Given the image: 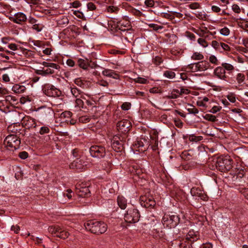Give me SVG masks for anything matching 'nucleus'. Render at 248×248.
Returning a JSON list of instances; mask_svg holds the SVG:
<instances>
[{"label": "nucleus", "instance_id": "obj_44", "mask_svg": "<svg viewBox=\"0 0 248 248\" xmlns=\"http://www.w3.org/2000/svg\"><path fill=\"white\" fill-rule=\"evenodd\" d=\"M149 27L153 29L154 30L156 31L158 30L162 29L163 27L160 25H158L156 24L155 23H151L148 25Z\"/></svg>", "mask_w": 248, "mask_h": 248}, {"label": "nucleus", "instance_id": "obj_45", "mask_svg": "<svg viewBox=\"0 0 248 248\" xmlns=\"http://www.w3.org/2000/svg\"><path fill=\"white\" fill-rule=\"evenodd\" d=\"M136 170H137V171H136V172L135 173V174H134V175L135 176V177H138L139 178H143V176H141V175L142 174V170L141 168H140V167L139 166L138 169H136ZM136 180H137L136 178H134Z\"/></svg>", "mask_w": 248, "mask_h": 248}, {"label": "nucleus", "instance_id": "obj_30", "mask_svg": "<svg viewBox=\"0 0 248 248\" xmlns=\"http://www.w3.org/2000/svg\"><path fill=\"white\" fill-rule=\"evenodd\" d=\"M163 76L168 78L172 79L175 78V73L172 71L167 70L164 72Z\"/></svg>", "mask_w": 248, "mask_h": 248}, {"label": "nucleus", "instance_id": "obj_42", "mask_svg": "<svg viewBox=\"0 0 248 248\" xmlns=\"http://www.w3.org/2000/svg\"><path fill=\"white\" fill-rule=\"evenodd\" d=\"M236 80L237 82L240 84L245 80V76L242 73H238L237 75Z\"/></svg>", "mask_w": 248, "mask_h": 248}, {"label": "nucleus", "instance_id": "obj_57", "mask_svg": "<svg viewBox=\"0 0 248 248\" xmlns=\"http://www.w3.org/2000/svg\"><path fill=\"white\" fill-rule=\"evenodd\" d=\"M209 61L212 63L217 64V59L214 55H211L209 57Z\"/></svg>", "mask_w": 248, "mask_h": 248}, {"label": "nucleus", "instance_id": "obj_19", "mask_svg": "<svg viewBox=\"0 0 248 248\" xmlns=\"http://www.w3.org/2000/svg\"><path fill=\"white\" fill-rule=\"evenodd\" d=\"M71 169L81 170L82 169V161L78 158H76L69 165Z\"/></svg>", "mask_w": 248, "mask_h": 248}, {"label": "nucleus", "instance_id": "obj_33", "mask_svg": "<svg viewBox=\"0 0 248 248\" xmlns=\"http://www.w3.org/2000/svg\"><path fill=\"white\" fill-rule=\"evenodd\" d=\"M5 101L6 102H8L11 104H15L17 101V99L15 96L12 95H7L5 97Z\"/></svg>", "mask_w": 248, "mask_h": 248}, {"label": "nucleus", "instance_id": "obj_4", "mask_svg": "<svg viewBox=\"0 0 248 248\" xmlns=\"http://www.w3.org/2000/svg\"><path fill=\"white\" fill-rule=\"evenodd\" d=\"M180 218L177 215L165 214L162 217V222L164 227L175 228L179 223Z\"/></svg>", "mask_w": 248, "mask_h": 248}, {"label": "nucleus", "instance_id": "obj_29", "mask_svg": "<svg viewBox=\"0 0 248 248\" xmlns=\"http://www.w3.org/2000/svg\"><path fill=\"white\" fill-rule=\"evenodd\" d=\"M173 92H176V93L179 94L180 95L183 94H188L190 92V91L187 89L184 88H182L180 91L178 89H173Z\"/></svg>", "mask_w": 248, "mask_h": 248}, {"label": "nucleus", "instance_id": "obj_55", "mask_svg": "<svg viewBox=\"0 0 248 248\" xmlns=\"http://www.w3.org/2000/svg\"><path fill=\"white\" fill-rule=\"evenodd\" d=\"M232 10L237 14H239L241 12L239 6L236 4H234L232 5Z\"/></svg>", "mask_w": 248, "mask_h": 248}, {"label": "nucleus", "instance_id": "obj_56", "mask_svg": "<svg viewBox=\"0 0 248 248\" xmlns=\"http://www.w3.org/2000/svg\"><path fill=\"white\" fill-rule=\"evenodd\" d=\"M144 3L146 6L148 7H152L154 6L155 2L153 0H146Z\"/></svg>", "mask_w": 248, "mask_h": 248}, {"label": "nucleus", "instance_id": "obj_13", "mask_svg": "<svg viewBox=\"0 0 248 248\" xmlns=\"http://www.w3.org/2000/svg\"><path fill=\"white\" fill-rule=\"evenodd\" d=\"M42 64L47 67L45 70V75L46 76L49 74H52L55 73V70L59 69L60 67L58 64L54 63H49L46 62H43Z\"/></svg>", "mask_w": 248, "mask_h": 248}, {"label": "nucleus", "instance_id": "obj_17", "mask_svg": "<svg viewBox=\"0 0 248 248\" xmlns=\"http://www.w3.org/2000/svg\"><path fill=\"white\" fill-rule=\"evenodd\" d=\"M226 72L222 66H218L216 68L214 71V75L218 78L225 80L227 78Z\"/></svg>", "mask_w": 248, "mask_h": 248}, {"label": "nucleus", "instance_id": "obj_24", "mask_svg": "<svg viewBox=\"0 0 248 248\" xmlns=\"http://www.w3.org/2000/svg\"><path fill=\"white\" fill-rule=\"evenodd\" d=\"M117 202L119 207L122 209H124L126 207L127 201L123 196H118L117 198Z\"/></svg>", "mask_w": 248, "mask_h": 248}, {"label": "nucleus", "instance_id": "obj_39", "mask_svg": "<svg viewBox=\"0 0 248 248\" xmlns=\"http://www.w3.org/2000/svg\"><path fill=\"white\" fill-rule=\"evenodd\" d=\"M44 26H43V24L37 23L36 24H34V25L32 26V29L35 31H36L37 32H39L41 31L43 28Z\"/></svg>", "mask_w": 248, "mask_h": 248}, {"label": "nucleus", "instance_id": "obj_61", "mask_svg": "<svg viewBox=\"0 0 248 248\" xmlns=\"http://www.w3.org/2000/svg\"><path fill=\"white\" fill-rule=\"evenodd\" d=\"M227 98L232 103H234L236 101L235 97L233 94L228 95Z\"/></svg>", "mask_w": 248, "mask_h": 248}, {"label": "nucleus", "instance_id": "obj_23", "mask_svg": "<svg viewBox=\"0 0 248 248\" xmlns=\"http://www.w3.org/2000/svg\"><path fill=\"white\" fill-rule=\"evenodd\" d=\"M12 90L16 93H21L25 91L26 87L23 85L15 84L13 86Z\"/></svg>", "mask_w": 248, "mask_h": 248}, {"label": "nucleus", "instance_id": "obj_25", "mask_svg": "<svg viewBox=\"0 0 248 248\" xmlns=\"http://www.w3.org/2000/svg\"><path fill=\"white\" fill-rule=\"evenodd\" d=\"M78 64L79 67L84 70L87 69L88 67L90 66L87 61H86L82 59H79L78 60Z\"/></svg>", "mask_w": 248, "mask_h": 248}, {"label": "nucleus", "instance_id": "obj_53", "mask_svg": "<svg viewBox=\"0 0 248 248\" xmlns=\"http://www.w3.org/2000/svg\"><path fill=\"white\" fill-rule=\"evenodd\" d=\"M198 43L203 47H206L208 46L207 42L202 38H199L198 39Z\"/></svg>", "mask_w": 248, "mask_h": 248}, {"label": "nucleus", "instance_id": "obj_27", "mask_svg": "<svg viewBox=\"0 0 248 248\" xmlns=\"http://www.w3.org/2000/svg\"><path fill=\"white\" fill-rule=\"evenodd\" d=\"M27 119L26 125H28L29 127L35 128L36 126L35 119L31 117L27 118Z\"/></svg>", "mask_w": 248, "mask_h": 248}, {"label": "nucleus", "instance_id": "obj_21", "mask_svg": "<svg viewBox=\"0 0 248 248\" xmlns=\"http://www.w3.org/2000/svg\"><path fill=\"white\" fill-rule=\"evenodd\" d=\"M198 239L199 237L196 234L195 232H194L193 230H191L189 231L188 233L186 234L185 239L192 243L196 241Z\"/></svg>", "mask_w": 248, "mask_h": 248}, {"label": "nucleus", "instance_id": "obj_41", "mask_svg": "<svg viewBox=\"0 0 248 248\" xmlns=\"http://www.w3.org/2000/svg\"><path fill=\"white\" fill-rule=\"evenodd\" d=\"M221 34L224 36H228L230 34V30L227 27H224L220 30Z\"/></svg>", "mask_w": 248, "mask_h": 248}, {"label": "nucleus", "instance_id": "obj_60", "mask_svg": "<svg viewBox=\"0 0 248 248\" xmlns=\"http://www.w3.org/2000/svg\"><path fill=\"white\" fill-rule=\"evenodd\" d=\"M174 124H175V125L176 126H177L178 127H182L183 125V123H182V122L179 120V119H175L174 121Z\"/></svg>", "mask_w": 248, "mask_h": 248}, {"label": "nucleus", "instance_id": "obj_26", "mask_svg": "<svg viewBox=\"0 0 248 248\" xmlns=\"http://www.w3.org/2000/svg\"><path fill=\"white\" fill-rule=\"evenodd\" d=\"M179 247L180 248H192V243L186 239H184L180 243Z\"/></svg>", "mask_w": 248, "mask_h": 248}, {"label": "nucleus", "instance_id": "obj_35", "mask_svg": "<svg viewBox=\"0 0 248 248\" xmlns=\"http://www.w3.org/2000/svg\"><path fill=\"white\" fill-rule=\"evenodd\" d=\"M181 157L183 159L185 160H189L192 158V156L186 151L183 152Z\"/></svg>", "mask_w": 248, "mask_h": 248}, {"label": "nucleus", "instance_id": "obj_43", "mask_svg": "<svg viewBox=\"0 0 248 248\" xmlns=\"http://www.w3.org/2000/svg\"><path fill=\"white\" fill-rule=\"evenodd\" d=\"M188 7L191 9H197L201 8L200 4L198 2H193L188 5Z\"/></svg>", "mask_w": 248, "mask_h": 248}, {"label": "nucleus", "instance_id": "obj_14", "mask_svg": "<svg viewBox=\"0 0 248 248\" xmlns=\"http://www.w3.org/2000/svg\"><path fill=\"white\" fill-rule=\"evenodd\" d=\"M190 193L193 196L198 198L204 201L208 200V197L204 191L198 187H193L191 189Z\"/></svg>", "mask_w": 248, "mask_h": 248}, {"label": "nucleus", "instance_id": "obj_54", "mask_svg": "<svg viewBox=\"0 0 248 248\" xmlns=\"http://www.w3.org/2000/svg\"><path fill=\"white\" fill-rule=\"evenodd\" d=\"M28 155V153L26 151L20 152L18 155V156L22 159H25L27 158Z\"/></svg>", "mask_w": 248, "mask_h": 248}, {"label": "nucleus", "instance_id": "obj_3", "mask_svg": "<svg viewBox=\"0 0 248 248\" xmlns=\"http://www.w3.org/2000/svg\"><path fill=\"white\" fill-rule=\"evenodd\" d=\"M4 143L9 150L14 151L19 148L21 141L20 138L16 135L10 134L6 137Z\"/></svg>", "mask_w": 248, "mask_h": 248}, {"label": "nucleus", "instance_id": "obj_58", "mask_svg": "<svg viewBox=\"0 0 248 248\" xmlns=\"http://www.w3.org/2000/svg\"><path fill=\"white\" fill-rule=\"evenodd\" d=\"M221 109V107L214 106L212 109L210 110V112L213 113H216L218 111H219Z\"/></svg>", "mask_w": 248, "mask_h": 248}, {"label": "nucleus", "instance_id": "obj_36", "mask_svg": "<svg viewBox=\"0 0 248 248\" xmlns=\"http://www.w3.org/2000/svg\"><path fill=\"white\" fill-rule=\"evenodd\" d=\"M134 80L135 82L140 84H146L148 82L147 79L141 77H138Z\"/></svg>", "mask_w": 248, "mask_h": 248}, {"label": "nucleus", "instance_id": "obj_37", "mask_svg": "<svg viewBox=\"0 0 248 248\" xmlns=\"http://www.w3.org/2000/svg\"><path fill=\"white\" fill-rule=\"evenodd\" d=\"M107 10L108 12L109 13H117V12L119 10V8L116 6H109L108 7Z\"/></svg>", "mask_w": 248, "mask_h": 248}, {"label": "nucleus", "instance_id": "obj_47", "mask_svg": "<svg viewBox=\"0 0 248 248\" xmlns=\"http://www.w3.org/2000/svg\"><path fill=\"white\" fill-rule=\"evenodd\" d=\"M153 62L155 64H156L157 65H158L161 63L162 62L163 60H162V59L160 57H159V56H156V57H155V58L153 59Z\"/></svg>", "mask_w": 248, "mask_h": 248}, {"label": "nucleus", "instance_id": "obj_12", "mask_svg": "<svg viewBox=\"0 0 248 248\" xmlns=\"http://www.w3.org/2000/svg\"><path fill=\"white\" fill-rule=\"evenodd\" d=\"M76 193L80 197H88L90 196V191L88 186H84L80 184L76 186Z\"/></svg>", "mask_w": 248, "mask_h": 248}, {"label": "nucleus", "instance_id": "obj_52", "mask_svg": "<svg viewBox=\"0 0 248 248\" xmlns=\"http://www.w3.org/2000/svg\"><path fill=\"white\" fill-rule=\"evenodd\" d=\"M113 70L108 69H105L102 71V74L104 76L110 77L111 73H112Z\"/></svg>", "mask_w": 248, "mask_h": 248}, {"label": "nucleus", "instance_id": "obj_1", "mask_svg": "<svg viewBox=\"0 0 248 248\" xmlns=\"http://www.w3.org/2000/svg\"><path fill=\"white\" fill-rule=\"evenodd\" d=\"M84 226L87 231L97 235L105 233L108 229L105 223L95 220L87 221L84 223Z\"/></svg>", "mask_w": 248, "mask_h": 248}, {"label": "nucleus", "instance_id": "obj_46", "mask_svg": "<svg viewBox=\"0 0 248 248\" xmlns=\"http://www.w3.org/2000/svg\"><path fill=\"white\" fill-rule=\"evenodd\" d=\"M75 83L80 87H83L84 85V81L80 78H78L75 79Z\"/></svg>", "mask_w": 248, "mask_h": 248}, {"label": "nucleus", "instance_id": "obj_15", "mask_svg": "<svg viewBox=\"0 0 248 248\" xmlns=\"http://www.w3.org/2000/svg\"><path fill=\"white\" fill-rule=\"evenodd\" d=\"M124 141L123 140H121L120 137L116 136L113 139L112 147L116 151L120 152L124 148Z\"/></svg>", "mask_w": 248, "mask_h": 248}, {"label": "nucleus", "instance_id": "obj_62", "mask_svg": "<svg viewBox=\"0 0 248 248\" xmlns=\"http://www.w3.org/2000/svg\"><path fill=\"white\" fill-rule=\"evenodd\" d=\"M76 105L79 107L83 108L84 102L82 99L80 98H77L76 100Z\"/></svg>", "mask_w": 248, "mask_h": 248}, {"label": "nucleus", "instance_id": "obj_5", "mask_svg": "<svg viewBox=\"0 0 248 248\" xmlns=\"http://www.w3.org/2000/svg\"><path fill=\"white\" fill-rule=\"evenodd\" d=\"M140 217V215L138 210L131 208L128 209L124 214V219L127 223H135L139 220Z\"/></svg>", "mask_w": 248, "mask_h": 248}, {"label": "nucleus", "instance_id": "obj_8", "mask_svg": "<svg viewBox=\"0 0 248 248\" xmlns=\"http://www.w3.org/2000/svg\"><path fill=\"white\" fill-rule=\"evenodd\" d=\"M90 153L93 157L100 158L105 156L106 150L101 145H93L90 148Z\"/></svg>", "mask_w": 248, "mask_h": 248}, {"label": "nucleus", "instance_id": "obj_40", "mask_svg": "<svg viewBox=\"0 0 248 248\" xmlns=\"http://www.w3.org/2000/svg\"><path fill=\"white\" fill-rule=\"evenodd\" d=\"M138 167H139V166L137 164H134V165H131L129 167V172L131 174L134 175L137 171V170H136V169H138Z\"/></svg>", "mask_w": 248, "mask_h": 248}, {"label": "nucleus", "instance_id": "obj_16", "mask_svg": "<svg viewBox=\"0 0 248 248\" xmlns=\"http://www.w3.org/2000/svg\"><path fill=\"white\" fill-rule=\"evenodd\" d=\"M9 19L16 23L20 24L22 22L27 20V17L24 13L18 12L16 13L14 16L10 17Z\"/></svg>", "mask_w": 248, "mask_h": 248}, {"label": "nucleus", "instance_id": "obj_59", "mask_svg": "<svg viewBox=\"0 0 248 248\" xmlns=\"http://www.w3.org/2000/svg\"><path fill=\"white\" fill-rule=\"evenodd\" d=\"M172 12V18L173 19L175 17H177L178 18H182L183 15L180 13L176 12Z\"/></svg>", "mask_w": 248, "mask_h": 248}, {"label": "nucleus", "instance_id": "obj_38", "mask_svg": "<svg viewBox=\"0 0 248 248\" xmlns=\"http://www.w3.org/2000/svg\"><path fill=\"white\" fill-rule=\"evenodd\" d=\"M71 92L75 97H78L80 93V91L77 88H72Z\"/></svg>", "mask_w": 248, "mask_h": 248}, {"label": "nucleus", "instance_id": "obj_49", "mask_svg": "<svg viewBox=\"0 0 248 248\" xmlns=\"http://www.w3.org/2000/svg\"><path fill=\"white\" fill-rule=\"evenodd\" d=\"M179 95H180L176 93V92H174L173 89L170 95H168L167 96V98L168 99H176L179 97Z\"/></svg>", "mask_w": 248, "mask_h": 248}, {"label": "nucleus", "instance_id": "obj_48", "mask_svg": "<svg viewBox=\"0 0 248 248\" xmlns=\"http://www.w3.org/2000/svg\"><path fill=\"white\" fill-rule=\"evenodd\" d=\"M131 108V104L129 102H124L121 106V108L124 110H128Z\"/></svg>", "mask_w": 248, "mask_h": 248}, {"label": "nucleus", "instance_id": "obj_28", "mask_svg": "<svg viewBox=\"0 0 248 248\" xmlns=\"http://www.w3.org/2000/svg\"><path fill=\"white\" fill-rule=\"evenodd\" d=\"M203 117L205 120L212 122H215L217 121L216 116L210 114H206Z\"/></svg>", "mask_w": 248, "mask_h": 248}, {"label": "nucleus", "instance_id": "obj_6", "mask_svg": "<svg viewBox=\"0 0 248 248\" xmlns=\"http://www.w3.org/2000/svg\"><path fill=\"white\" fill-rule=\"evenodd\" d=\"M48 231L52 235L62 239H66L69 235V233L67 231L58 225L49 226Z\"/></svg>", "mask_w": 248, "mask_h": 248}, {"label": "nucleus", "instance_id": "obj_34", "mask_svg": "<svg viewBox=\"0 0 248 248\" xmlns=\"http://www.w3.org/2000/svg\"><path fill=\"white\" fill-rule=\"evenodd\" d=\"M223 68L225 70L228 71H232L234 69V67L233 65L230 63H222L221 64Z\"/></svg>", "mask_w": 248, "mask_h": 248}, {"label": "nucleus", "instance_id": "obj_18", "mask_svg": "<svg viewBox=\"0 0 248 248\" xmlns=\"http://www.w3.org/2000/svg\"><path fill=\"white\" fill-rule=\"evenodd\" d=\"M130 125V122L127 120H124L118 122L117 127L119 130H121L122 132H125L128 131V129Z\"/></svg>", "mask_w": 248, "mask_h": 248}, {"label": "nucleus", "instance_id": "obj_63", "mask_svg": "<svg viewBox=\"0 0 248 248\" xmlns=\"http://www.w3.org/2000/svg\"><path fill=\"white\" fill-rule=\"evenodd\" d=\"M220 45L224 50L226 51L230 50V47L227 44L224 43H220Z\"/></svg>", "mask_w": 248, "mask_h": 248}, {"label": "nucleus", "instance_id": "obj_7", "mask_svg": "<svg viewBox=\"0 0 248 248\" xmlns=\"http://www.w3.org/2000/svg\"><path fill=\"white\" fill-rule=\"evenodd\" d=\"M140 203L142 206L150 209L153 208L156 204L154 198L149 195L141 196Z\"/></svg>", "mask_w": 248, "mask_h": 248}, {"label": "nucleus", "instance_id": "obj_20", "mask_svg": "<svg viewBox=\"0 0 248 248\" xmlns=\"http://www.w3.org/2000/svg\"><path fill=\"white\" fill-rule=\"evenodd\" d=\"M117 25L119 30L125 31L130 28V23L127 20H121L118 22Z\"/></svg>", "mask_w": 248, "mask_h": 248}, {"label": "nucleus", "instance_id": "obj_9", "mask_svg": "<svg viewBox=\"0 0 248 248\" xmlns=\"http://www.w3.org/2000/svg\"><path fill=\"white\" fill-rule=\"evenodd\" d=\"M44 93L50 97H58L61 94V92L52 85H46L44 87Z\"/></svg>", "mask_w": 248, "mask_h": 248}, {"label": "nucleus", "instance_id": "obj_2", "mask_svg": "<svg viewBox=\"0 0 248 248\" xmlns=\"http://www.w3.org/2000/svg\"><path fill=\"white\" fill-rule=\"evenodd\" d=\"M233 160L229 156H220L214 162L217 169L221 172H225L232 167Z\"/></svg>", "mask_w": 248, "mask_h": 248}, {"label": "nucleus", "instance_id": "obj_64", "mask_svg": "<svg viewBox=\"0 0 248 248\" xmlns=\"http://www.w3.org/2000/svg\"><path fill=\"white\" fill-rule=\"evenodd\" d=\"M245 175H246V172L244 170H239L237 173V177L238 178H243Z\"/></svg>", "mask_w": 248, "mask_h": 248}, {"label": "nucleus", "instance_id": "obj_32", "mask_svg": "<svg viewBox=\"0 0 248 248\" xmlns=\"http://www.w3.org/2000/svg\"><path fill=\"white\" fill-rule=\"evenodd\" d=\"M191 108H186L187 110L190 114H193L194 115L197 114L199 112L198 109L196 108L194 106L191 104H188Z\"/></svg>", "mask_w": 248, "mask_h": 248}, {"label": "nucleus", "instance_id": "obj_51", "mask_svg": "<svg viewBox=\"0 0 248 248\" xmlns=\"http://www.w3.org/2000/svg\"><path fill=\"white\" fill-rule=\"evenodd\" d=\"M49 129L48 127L47 126H42L41 128H40V134H41V135H43V134H46V133H48L49 132Z\"/></svg>", "mask_w": 248, "mask_h": 248}, {"label": "nucleus", "instance_id": "obj_11", "mask_svg": "<svg viewBox=\"0 0 248 248\" xmlns=\"http://www.w3.org/2000/svg\"><path fill=\"white\" fill-rule=\"evenodd\" d=\"M37 111L39 116L43 119L52 117L54 114V112L50 108L45 106L39 108Z\"/></svg>", "mask_w": 248, "mask_h": 248}, {"label": "nucleus", "instance_id": "obj_10", "mask_svg": "<svg viewBox=\"0 0 248 248\" xmlns=\"http://www.w3.org/2000/svg\"><path fill=\"white\" fill-rule=\"evenodd\" d=\"M209 63L206 61H201L198 62L191 63L188 65L189 68L195 71H203L208 69Z\"/></svg>", "mask_w": 248, "mask_h": 248}, {"label": "nucleus", "instance_id": "obj_22", "mask_svg": "<svg viewBox=\"0 0 248 248\" xmlns=\"http://www.w3.org/2000/svg\"><path fill=\"white\" fill-rule=\"evenodd\" d=\"M147 145L148 144H147L146 146H145V144L141 140H137L133 144V146L135 147V148H138L139 151L144 152L147 148Z\"/></svg>", "mask_w": 248, "mask_h": 248}, {"label": "nucleus", "instance_id": "obj_31", "mask_svg": "<svg viewBox=\"0 0 248 248\" xmlns=\"http://www.w3.org/2000/svg\"><path fill=\"white\" fill-rule=\"evenodd\" d=\"M203 58V55L199 52H194L191 56V59L194 60H202Z\"/></svg>", "mask_w": 248, "mask_h": 248}, {"label": "nucleus", "instance_id": "obj_50", "mask_svg": "<svg viewBox=\"0 0 248 248\" xmlns=\"http://www.w3.org/2000/svg\"><path fill=\"white\" fill-rule=\"evenodd\" d=\"M90 120V118L87 116H83L79 118V122L82 123H88Z\"/></svg>", "mask_w": 248, "mask_h": 248}]
</instances>
